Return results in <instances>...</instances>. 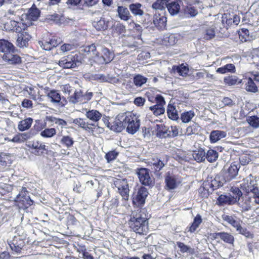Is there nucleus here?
<instances>
[{"instance_id":"obj_1","label":"nucleus","mask_w":259,"mask_h":259,"mask_svg":"<svg viewBox=\"0 0 259 259\" xmlns=\"http://www.w3.org/2000/svg\"><path fill=\"white\" fill-rule=\"evenodd\" d=\"M85 116L95 123L85 121V119L81 118L74 119L72 123L77 125L93 136H97L104 132V128L100 126L98 123H96L101 119L102 116V114L99 111L94 109L89 110L87 111Z\"/></svg>"},{"instance_id":"obj_2","label":"nucleus","mask_w":259,"mask_h":259,"mask_svg":"<svg viewBox=\"0 0 259 259\" xmlns=\"http://www.w3.org/2000/svg\"><path fill=\"white\" fill-rule=\"evenodd\" d=\"M147 210L140 208L132 212L128 221L129 228L136 234L146 235L149 231Z\"/></svg>"},{"instance_id":"obj_3","label":"nucleus","mask_w":259,"mask_h":259,"mask_svg":"<svg viewBox=\"0 0 259 259\" xmlns=\"http://www.w3.org/2000/svg\"><path fill=\"white\" fill-rule=\"evenodd\" d=\"M86 52H93L94 61L99 64H105L110 63L114 58L113 54L106 47H102L99 52L96 51V46L94 44L87 46L84 48Z\"/></svg>"},{"instance_id":"obj_4","label":"nucleus","mask_w":259,"mask_h":259,"mask_svg":"<svg viewBox=\"0 0 259 259\" xmlns=\"http://www.w3.org/2000/svg\"><path fill=\"white\" fill-rule=\"evenodd\" d=\"M122 115L127 132L131 134H135L140 126V120L138 117L131 112L124 113Z\"/></svg>"},{"instance_id":"obj_5","label":"nucleus","mask_w":259,"mask_h":259,"mask_svg":"<svg viewBox=\"0 0 259 259\" xmlns=\"http://www.w3.org/2000/svg\"><path fill=\"white\" fill-rule=\"evenodd\" d=\"M44 90L48 99L54 104L62 107L67 105V100L65 97L61 96L59 91L55 89L50 90L49 87H46Z\"/></svg>"},{"instance_id":"obj_6","label":"nucleus","mask_w":259,"mask_h":259,"mask_svg":"<svg viewBox=\"0 0 259 259\" xmlns=\"http://www.w3.org/2000/svg\"><path fill=\"white\" fill-rule=\"evenodd\" d=\"M223 219L233 228H235L236 231L239 234L247 238H253V234L249 231L247 228L242 227L241 225V221L239 219L236 220L233 217L229 215H224Z\"/></svg>"},{"instance_id":"obj_7","label":"nucleus","mask_w":259,"mask_h":259,"mask_svg":"<svg viewBox=\"0 0 259 259\" xmlns=\"http://www.w3.org/2000/svg\"><path fill=\"white\" fill-rule=\"evenodd\" d=\"M28 191L26 187H23L19 193L14 199L16 204L19 208L25 209L31 206L33 201L31 200L29 196L27 195Z\"/></svg>"},{"instance_id":"obj_8","label":"nucleus","mask_w":259,"mask_h":259,"mask_svg":"<svg viewBox=\"0 0 259 259\" xmlns=\"http://www.w3.org/2000/svg\"><path fill=\"white\" fill-rule=\"evenodd\" d=\"M165 189L170 191L176 189L182 183V178L179 175L167 172L164 178Z\"/></svg>"},{"instance_id":"obj_9","label":"nucleus","mask_w":259,"mask_h":259,"mask_svg":"<svg viewBox=\"0 0 259 259\" xmlns=\"http://www.w3.org/2000/svg\"><path fill=\"white\" fill-rule=\"evenodd\" d=\"M30 152L35 156H41L47 151L46 146L42 142L33 140L28 144Z\"/></svg>"},{"instance_id":"obj_10","label":"nucleus","mask_w":259,"mask_h":259,"mask_svg":"<svg viewBox=\"0 0 259 259\" xmlns=\"http://www.w3.org/2000/svg\"><path fill=\"white\" fill-rule=\"evenodd\" d=\"M114 184L122 199L127 200L129 198L130 189L127 180L124 179H117L115 181Z\"/></svg>"},{"instance_id":"obj_11","label":"nucleus","mask_w":259,"mask_h":259,"mask_svg":"<svg viewBox=\"0 0 259 259\" xmlns=\"http://www.w3.org/2000/svg\"><path fill=\"white\" fill-rule=\"evenodd\" d=\"M137 175L141 183L144 186L152 187L154 184L153 179L151 177L149 170L146 168L138 169Z\"/></svg>"},{"instance_id":"obj_12","label":"nucleus","mask_w":259,"mask_h":259,"mask_svg":"<svg viewBox=\"0 0 259 259\" xmlns=\"http://www.w3.org/2000/svg\"><path fill=\"white\" fill-rule=\"evenodd\" d=\"M79 62L78 56L68 55L63 57L59 62V65L64 68H72L77 66V63Z\"/></svg>"},{"instance_id":"obj_13","label":"nucleus","mask_w":259,"mask_h":259,"mask_svg":"<svg viewBox=\"0 0 259 259\" xmlns=\"http://www.w3.org/2000/svg\"><path fill=\"white\" fill-rule=\"evenodd\" d=\"M122 114L118 115L113 121L107 120V126L115 132H121L125 128Z\"/></svg>"},{"instance_id":"obj_14","label":"nucleus","mask_w":259,"mask_h":259,"mask_svg":"<svg viewBox=\"0 0 259 259\" xmlns=\"http://www.w3.org/2000/svg\"><path fill=\"white\" fill-rule=\"evenodd\" d=\"M4 27L7 31L21 32L27 29L28 25L22 21L18 22L15 20H10L5 24Z\"/></svg>"},{"instance_id":"obj_15","label":"nucleus","mask_w":259,"mask_h":259,"mask_svg":"<svg viewBox=\"0 0 259 259\" xmlns=\"http://www.w3.org/2000/svg\"><path fill=\"white\" fill-rule=\"evenodd\" d=\"M60 44V41L56 37H44L41 40L38 41L40 47L45 50L50 51L53 48L56 47Z\"/></svg>"},{"instance_id":"obj_16","label":"nucleus","mask_w":259,"mask_h":259,"mask_svg":"<svg viewBox=\"0 0 259 259\" xmlns=\"http://www.w3.org/2000/svg\"><path fill=\"white\" fill-rule=\"evenodd\" d=\"M148 192L147 188L143 186L140 187L138 189L136 197H135L133 199V204L139 206L144 205L145 203V200L148 196Z\"/></svg>"},{"instance_id":"obj_17","label":"nucleus","mask_w":259,"mask_h":259,"mask_svg":"<svg viewBox=\"0 0 259 259\" xmlns=\"http://www.w3.org/2000/svg\"><path fill=\"white\" fill-rule=\"evenodd\" d=\"M182 4V0H168L166 8L171 16L176 15L180 12Z\"/></svg>"},{"instance_id":"obj_18","label":"nucleus","mask_w":259,"mask_h":259,"mask_svg":"<svg viewBox=\"0 0 259 259\" xmlns=\"http://www.w3.org/2000/svg\"><path fill=\"white\" fill-rule=\"evenodd\" d=\"M166 102L164 99L157 98V103L155 105L149 107V109L152 112L153 114L157 116L164 114L165 108L164 107Z\"/></svg>"},{"instance_id":"obj_19","label":"nucleus","mask_w":259,"mask_h":259,"mask_svg":"<svg viewBox=\"0 0 259 259\" xmlns=\"http://www.w3.org/2000/svg\"><path fill=\"white\" fill-rule=\"evenodd\" d=\"M167 18L165 13L162 14L156 13L154 16L153 23L155 27L160 30H163L166 26Z\"/></svg>"},{"instance_id":"obj_20","label":"nucleus","mask_w":259,"mask_h":259,"mask_svg":"<svg viewBox=\"0 0 259 259\" xmlns=\"http://www.w3.org/2000/svg\"><path fill=\"white\" fill-rule=\"evenodd\" d=\"M58 137H61L59 141L60 144L67 149L72 148L75 143V141L71 135H62L61 132L58 134Z\"/></svg>"},{"instance_id":"obj_21","label":"nucleus","mask_w":259,"mask_h":259,"mask_svg":"<svg viewBox=\"0 0 259 259\" xmlns=\"http://www.w3.org/2000/svg\"><path fill=\"white\" fill-rule=\"evenodd\" d=\"M18 33L19 34L17 39V46L20 48L27 47L28 46V41L31 38V35L28 32L25 31Z\"/></svg>"},{"instance_id":"obj_22","label":"nucleus","mask_w":259,"mask_h":259,"mask_svg":"<svg viewBox=\"0 0 259 259\" xmlns=\"http://www.w3.org/2000/svg\"><path fill=\"white\" fill-rule=\"evenodd\" d=\"M10 245L13 251L16 253H20L25 245V241L20 236H15Z\"/></svg>"},{"instance_id":"obj_23","label":"nucleus","mask_w":259,"mask_h":259,"mask_svg":"<svg viewBox=\"0 0 259 259\" xmlns=\"http://www.w3.org/2000/svg\"><path fill=\"white\" fill-rule=\"evenodd\" d=\"M15 48L12 43L5 39H0V52L6 53H13Z\"/></svg>"},{"instance_id":"obj_24","label":"nucleus","mask_w":259,"mask_h":259,"mask_svg":"<svg viewBox=\"0 0 259 259\" xmlns=\"http://www.w3.org/2000/svg\"><path fill=\"white\" fill-rule=\"evenodd\" d=\"M149 164L152 166V168L156 174L162 169L165 165L164 162L155 155L151 158V160L149 162Z\"/></svg>"},{"instance_id":"obj_25","label":"nucleus","mask_w":259,"mask_h":259,"mask_svg":"<svg viewBox=\"0 0 259 259\" xmlns=\"http://www.w3.org/2000/svg\"><path fill=\"white\" fill-rule=\"evenodd\" d=\"M217 204L220 206L231 205L235 204V200L232 196L221 194L217 198Z\"/></svg>"},{"instance_id":"obj_26","label":"nucleus","mask_w":259,"mask_h":259,"mask_svg":"<svg viewBox=\"0 0 259 259\" xmlns=\"http://www.w3.org/2000/svg\"><path fill=\"white\" fill-rule=\"evenodd\" d=\"M40 10L36 7L35 4H33L28 10L26 16L27 19L31 22L37 20L40 16Z\"/></svg>"},{"instance_id":"obj_27","label":"nucleus","mask_w":259,"mask_h":259,"mask_svg":"<svg viewBox=\"0 0 259 259\" xmlns=\"http://www.w3.org/2000/svg\"><path fill=\"white\" fill-rule=\"evenodd\" d=\"M239 168L237 165L232 163L225 173V179L226 181H230L238 174Z\"/></svg>"},{"instance_id":"obj_28","label":"nucleus","mask_w":259,"mask_h":259,"mask_svg":"<svg viewBox=\"0 0 259 259\" xmlns=\"http://www.w3.org/2000/svg\"><path fill=\"white\" fill-rule=\"evenodd\" d=\"M227 134L225 131L214 130L210 132L209 139L211 143H215L221 139L225 138Z\"/></svg>"},{"instance_id":"obj_29","label":"nucleus","mask_w":259,"mask_h":259,"mask_svg":"<svg viewBox=\"0 0 259 259\" xmlns=\"http://www.w3.org/2000/svg\"><path fill=\"white\" fill-rule=\"evenodd\" d=\"M202 222L201 216L199 214H197L194 218L193 222L188 226L186 228L187 232L191 233H194L198 228L200 224Z\"/></svg>"},{"instance_id":"obj_30","label":"nucleus","mask_w":259,"mask_h":259,"mask_svg":"<svg viewBox=\"0 0 259 259\" xmlns=\"http://www.w3.org/2000/svg\"><path fill=\"white\" fill-rule=\"evenodd\" d=\"M172 71L174 72H177L180 76L186 77L188 75L189 68L188 65H185L182 63L179 65H173Z\"/></svg>"},{"instance_id":"obj_31","label":"nucleus","mask_w":259,"mask_h":259,"mask_svg":"<svg viewBox=\"0 0 259 259\" xmlns=\"http://www.w3.org/2000/svg\"><path fill=\"white\" fill-rule=\"evenodd\" d=\"M109 21H107L104 17H101L97 21L93 22V26L98 31H103L107 29L109 25Z\"/></svg>"},{"instance_id":"obj_32","label":"nucleus","mask_w":259,"mask_h":259,"mask_svg":"<svg viewBox=\"0 0 259 259\" xmlns=\"http://www.w3.org/2000/svg\"><path fill=\"white\" fill-rule=\"evenodd\" d=\"M169 127H167L164 124L161 123L156 124L155 131L157 137L160 138H166L168 136V132Z\"/></svg>"},{"instance_id":"obj_33","label":"nucleus","mask_w":259,"mask_h":259,"mask_svg":"<svg viewBox=\"0 0 259 259\" xmlns=\"http://www.w3.org/2000/svg\"><path fill=\"white\" fill-rule=\"evenodd\" d=\"M205 150L201 148L193 150L192 153L194 159L198 162H203L205 160Z\"/></svg>"},{"instance_id":"obj_34","label":"nucleus","mask_w":259,"mask_h":259,"mask_svg":"<svg viewBox=\"0 0 259 259\" xmlns=\"http://www.w3.org/2000/svg\"><path fill=\"white\" fill-rule=\"evenodd\" d=\"M126 32L125 25L121 23H117L112 27V34L114 36H119Z\"/></svg>"},{"instance_id":"obj_35","label":"nucleus","mask_w":259,"mask_h":259,"mask_svg":"<svg viewBox=\"0 0 259 259\" xmlns=\"http://www.w3.org/2000/svg\"><path fill=\"white\" fill-rule=\"evenodd\" d=\"M32 122L33 119L30 117L21 120L18 124L19 131L23 132L28 130L31 127Z\"/></svg>"},{"instance_id":"obj_36","label":"nucleus","mask_w":259,"mask_h":259,"mask_svg":"<svg viewBox=\"0 0 259 259\" xmlns=\"http://www.w3.org/2000/svg\"><path fill=\"white\" fill-rule=\"evenodd\" d=\"M224 82L225 84L232 86L241 83L242 79L236 75H229L224 78Z\"/></svg>"},{"instance_id":"obj_37","label":"nucleus","mask_w":259,"mask_h":259,"mask_svg":"<svg viewBox=\"0 0 259 259\" xmlns=\"http://www.w3.org/2000/svg\"><path fill=\"white\" fill-rule=\"evenodd\" d=\"M117 11L118 16L121 20L127 21L131 17L130 12L126 7L118 6Z\"/></svg>"},{"instance_id":"obj_38","label":"nucleus","mask_w":259,"mask_h":259,"mask_svg":"<svg viewBox=\"0 0 259 259\" xmlns=\"http://www.w3.org/2000/svg\"><path fill=\"white\" fill-rule=\"evenodd\" d=\"M142 5L139 3L132 4L129 6V9L132 14L135 16H142L144 11L141 9Z\"/></svg>"},{"instance_id":"obj_39","label":"nucleus","mask_w":259,"mask_h":259,"mask_svg":"<svg viewBox=\"0 0 259 259\" xmlns=\"http://www.w3.org/2000/svg\"><path fill=\"white\" fill-rule=\"evenodd\" d=\"M238 33L239 39L242 42L250 40L251 38L249 30L247 28H241L238 31Z\"/></svg>"},{"instance_id":"obj_40","label":"nucleus","mask_w":259,"mask_h":259,"mask_svg":"<svg viewBox=\"0 0 259 259\" xmlns=\"http://www.w3.org/2000/svg\"><path fill=\"white\" fill-rule=\"evenodd\" d=\"M217 72L220 74H225L228 72L235 73L236 71L235 66L233 64H227L224 66L218 68Z\"/></svg>"},{"instance_id":"obj_41","label":"nucleus","mask_w":259,"mask_h":259,"mask_svg":"<svg viewBox=\"0 0 259 259\" xmlns=\"http://www.w3.org/2000/svg\"><path fill=\"white\" fill-rule=\"evenodd\" d=\"M245 192L247 194L250 193L252 194V197L254 199V203L259 205V190L257 187L253 186L252 188H245Z\"/></svg>"},{"instance_id":"obj_42","label":"nucleus","mask_w":259,"mask_h":259,"mask_svg":"<svg viewBox=\"0 0 259 259\" xmlns=\"http://www.w3.org/2000/svg\"><path fill=\"white\" fill-rule=\"evenodd\" d=\"M246 81L245 83V90L249 92L255 93L258 89L252 79L250 77L245 78Z\"/></svg>"},{"instance_id":"obj_43","label":"nucleus","mask_w":259,"mask_h":259,"mask_svg":"<svg viewBox=\"0 0 259 259\" xmlns=\"http://www.w3.org/2000/svg\"><path fill=\"white\" fill-rule=\"evenodd\" d=\"M167 114L169 118L176 120L178 119V114L174 105L169 104L167 108Z\"/></svg>"},{"instance_id":"obj_44","label":"nucleus","mask_w":259,"mask_h":259,"mask_svg":"<svg viewBox=\"0 0 259 259\" xmlns=\"http://www.w3.org/2000/svg\"><path fill=\"white\" fill-rule=\"evenodd\" d=\"M81 92V90H76L72 95L68 97V101L74 104L80 103Z\"/></svg>"},{"instance_id":"obj_45","label":"nucleus","mask_w":259,"mask_h":259,"mask_svg":"<svg viewBox=\"0 0 259 259\" xmlns=\"http://www.w3.org/2000/svg\"><path fill=\"white\" fill-rule=\"evenodd\" d=\"M168 0H156L152 5V8L154 10H164L167 8Z\"/></svg>"},{"instance_id":"obj_46","label":"nucleus","mask_w":259,"mask_h":259,"mask_svg":"<svg viewBox=\"0 0 259 259\" xmlns=\"http://www.w3.org/2000/svg\"><path fill=\"white\" fill-rule=\"evenodd\" d=\"M194 116L195 113L193 111H185L181 114V119L183 122L188 123L191 120Z\"/></svg>"},{"instance_id":"obj_47","label":"nucleus","mask_w":259,"mask_h":259,"mask_svg":"<svg viewBox=\"0 0 259 259\" xmlns=\"http://www.w3.org/2000/svg\"><path fill=\"white\" fill-rule=\"evenodd\" d=\"M49 120L60 126L61 128H65L67 125V121L62 118L50 116L49 117Z\"/></svg>"},{"instance_id":"obj_48","label":"nucleus","mask_w":259,"mask_h":259,"mask_svg":"<svg viewBox=\"0 0 259 259\" xmlns=\"http://www.w3.org/2000/svg\"><path fill=\"white\" fill-rule=\"evenodd\" d=\"M218 158V153L214 150L209 149L205 154V158L209 162L215 161Z\"/></svg>"},{"instance_id":"obj_49","label":"nucleus","mask_w":259,"mask_h":259,"mask_svg":"<svg viewBox=\"0 0 259 259\" xmlns=\"http://www.w3.org/2000/svg\"><path fill=\"white\" fill-rule=\"evenodd\" d=\"M56 133L57 131L55 128H46L41 132L40 135L44 138H50L56 135Z\"/></svg>"},{"instance_id":"obj_50","label":"nucleus","mask_w":259,"mask_h":259,"mask_svg":"<svg viewBox=\"0 0 259 259\" xmlns=\"http://www.w3.org/2000/svg\"><path fill=\"white\" fill-rule=\"evenodd\" d=\"M224 242L233 244L234 241V237L230 233L225 232H222L221 234V238Z\"/></svg>"},{"instance_id":"obj_51","label":"nucleus","mask_w":259,"mask_h":259,"mask_svg":"<svg viewBox=\"0 0 259 259\" xmlns=\"http://www.w3.org/2000/svg\"><path fill=\"white\" fill-rule=\"evenodd\" d=\"M199 127L198 124L195 123L186 128L185 134L187 136L197 134L199 131Z\"/></svg>"},{"instance_id":"obj_52","label":"nucleus","mask_w":259,"mask_h":259,"mask_svg":"<svg viewBox=\"0 0 259 259\" xmlns=\"http://www.w3.org/2000/svg\"><path fill=\"white\" fill-rule=\"evenodd\" d=\"M183 12L185 14L191 17H194L198 14L197 9L191 5L185 6L183 9Z\"/></svg>"},{"instance_id":"obj_53","label":"nucleus","mask_w":259,"mask_h":259,"mask_svg":"<svg viewBox=\"0 0 259 259\" xmlns=\"http://www.w3.org/2000/svg\"><path fill=\"white\" fill-rule=\"evenodd\" d=\"M215 36V32L213 28H208L205 30L203 33V38L206 40L212 39Z\"/></svg>"},{"instance_id":"obj_54","label":"nucleus","mask_w":259,"mask_h":259,"mask_svg":"<svg viewBox=\"0 0 259 259\" xmlns=\"http://www.w3.org/2000/svg\"><path fill=\"white\" fill-rule=\"evenodd\" d=\"M119 155V152L115 150L108 151L105 155V158L107 162L109 163L116 159Z\"/></svg>"},{"instance_id":"obj_55","label":"nucleus","mask_w":259,"mask_h":259,"mask_svg":"<svg viewBox=\"0 0 259 259\" xmlns=\"http://www.w3.org/2000/svg\"><path fill=\"white\" fill-rule=\"evenodd\" d=\"M147 80V78L140 74L136 75L134 77V83L137 87H141L145 84Z\"/></svg>"},{"instance_id":"obj_56","label":"nucleus","mask_w":259,"mask_h":259,"mask_svg":"<svg viewBox=\"0 0 259 259\" xmlns=\"http://www.w3.org/2000/svg\"><path fill=\"white\" fill-rule=\"evenodd\" d=\"M11 156L9 154L5 153H1L0 154V164L3 166H6L8 164H10L12 163Z\"/></svg>"},{"instance_id":"obj_57","label":"nucleus","mask_w":259,"mask_h":259,"mask_svg":"<svg viewBox=\"0 0 259 259\" xmlns=\"http://www.w3.org/2000/svg\"><path fill=\"white\" fill-rule=\"evenodd\" d=\"M230 191L233 193L234 196L232 197H234V200H235V203L238 202L240 197L242 196V193L241 190L236 187H232L230 189Z\"/></svg>"},{"instance_id":"obj_58","label":"nucleus","mask_w":259,"mask_h":259,"mask_svg":"<svg viewBox=\"0 0 259 259\" xmlns=\"http://www.w3.org/2000/svg\"><path fill=\"white\" fill-rule=\"evenodd\" d=\"M247 121L253 127L257 128L259 127V117L257 116H249Z\"/></svg>"},{"instance_id":"obj_59","label":"nucleus","mask_w":259,"mask_h":259,"mask_svg":"<svg viewBox=\"0 0 259 259\" xmlns=\"http://www.w3.org/2000/svg\"><path fill=\"white\" fill-rule=\"evenodd\" d=\"M177 245L180 249V251L182 253H192L193 249L190 247L185 245L184 243L178 241L177 242Z\"/></svg>"},{"instance_id":"obj_60","label":"nucleus","mask_w":259,"mask_h":259,"mask_svg":"<svg viewBox=\"0 0 259 259\" xmlns=\"http://www.w3.org/2000/svg\"><path fill=\"white\" fill-rule=\"evenodd\" d=\"M93 96L92 92H87L85 94H83V92H81L80 96V103L84 104L88 102Z\"/></svg>"},{"instance_id":"obj_61","label":"nucleus","mask_w":259,"mask_h":259,"mask_svg":"<svg viewBox=\"0 0 259 259\" xmlns=\"http://www.w3.org/2000/svg\"><path fill=\"white\" fill-rule=\"evenodd\" d=\"M13 189V188L12 185L8 184H4L0 187V193L2 194V195H4L7 193L11 192Z\"/></svg>"},{"instance_id":"obj_62","label":"nucleus","mask_w":259,"mask_h":259,"mask_svg":"<svg viewBox=\"0 0 259 259\" xmlns=\"http://www.w3.org/2000/svg\"><path fill=\"white\" fill-rule=\"evenodd\" d=\"M179 130L176 125H171L168 129L167 138H175L178 136Z\"/></svg>"},{"instance_id":"obj_63","label":"nucleus","mask_w":259,"mask_h":259,"mask_svg":"<svg viewBox=\"0 0 259 259\" xmlns=\"http://www.w3.org/2000/svg\"><path fill=\"white\" fill-rule=\"evenodd\" d=\"M130 25L133 27V30L134 32H136L138 35L141 36L142 32V26L135 22L132 21L130 23Z\"/></svg>"},{"instance_id":"obj_64","label":"nucleus","mask_w":259,"mask_h":259,"mask_svg":"<svg viewBox=\"0 0 259 259\" xmlns=\"http://www.w3.org/2000/svg\"><path fill=\"white\" fill-rule=\"evenodd\" d=\"M8 61L12 64H17L21 62V58L17 55H12L11 58L7 59Z\"/></svg>"}]
</instances>
